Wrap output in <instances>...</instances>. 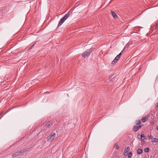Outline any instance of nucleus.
<instances>
[{"instance_id":"obj_21","label":"nucleus","mask_w":158,"mask_h":158,"mask_svg":"<svg viewBox=\"0 0 158 158\" xmlns=\"http://www.w3.org/2000/svg\"><path fill=\"white\" fill-rule=\"evenodd\" d=\"M112 77H110V81L111 80H112Z\"/></svg>"},{"instance_id":"obj_11","label":"nucleus","mask_w":158,"mask_h":158,"mask_svg":"<svg viewBox=\"0 0 158 158\" xmlns=\"http://www.w3.org/2000/svg\"><path fill=\"white\" fill-rule=\"evenodd\" d=\"M137 152L138 154H140L142 153L143 150L141 148H138L137 150Z\"/></svg>"},{"instance_id":"obj_12","label":"nucleus","mask_w":158,"mask_h":158,"mask_svg":"<svg viewBox=\"0 0 158 158\" xmlns=\"http://www.w3.org/2000/svg\"><path fill=\"white\" fill-rule=\"evenodd\" d=\"M140 139L142 140H144V139H145V136L144 135V134H141V136H140Z\"/></svg>"},{"instance_id":"obj_13","label":"nucleus","mask_w":158,"mask_h":158,"mask_svg":"<svg viewBox=\"0 0 158 158\" xmlns=\"http://www.w3.org/2000/svg\"><path fill=\"white\" fill-rule=\"evenodd\" d=\"M153 142L157 143L158 142V139L156 138H154L152 140Z\"/></svg>"},{"instance_id":"obj_16","label":"nucleus","mask_w":158,"mask_h":158,"mask_svg":"<svg viewBox=\"0 0 158 158\" xmlns=\"http://www.w3.org/2000/svg\"><path fill=\"white\" fill-rule=\"evenodd\" d=\"M144 151L146 152H148L149 151V149L148 148H146L144 149Z\"/></svg>"},{"instance_id":"obj_10","label":"nucleus","mask_w":158,"mask_h":158,"mask_svg":"<svg viewBox=\"0 0 158 158\" xmlns=\"http://www.w3.org/2000/svg\"><path fill=\"white\" fill-rule=\"evenodd\" d=\"M130 149L129 147H127L125 149L124 154L125 155H127V152L129 151Z\"/></svg>"},{"instance_id":"obj_22","label":"nucleus","mask_w":158,"mask_h":158,"mask_svg":"<svg viewBox=\"0 0 158 158\" xmlns=\"http://www.w3.org/2000/svg\"><path fill=\"white\" fill-rule=\"evenodd\" d=\"M158 26V23H157L156 25V27L155 28V29Z\"/></svg>"},{"instance_id":"obj_6","label":"nucleus","mask_w":158,"mask_h":158,"mask_svg":"<svg viewBox=\"0 0 158 158\" xmlns=\"http://www.w3.org/2000/svg\"><path fill=\"white\" fill-rule=\"evenodd\" d=\"M24 152L25 151L24 150H22L20 152H15V153L13 154L12 156H13V157H16L17 156L22 155V153Z\"/></svg>"},{"instance_id":"obj_4","label":"nucleus","mask_w":158,"mask_h":158,"mask_svg":"<svg viewBox=\"0 0 158 158\" xmlns=\"http://www.w3.org/2000/svg\"><path fill=\"white\" fill-rule=\"evenodd\" d=\"M122 51L119 54H118V55L115 58L114 60L112 61V64H114L116 63V62H117L118 61V60L120 58V56L122 54Z\"/></svg>"},{"instance_id":"obj_9","label":"nucleus","mask_w":158,"mask_h":158,"mask_svg":"<svg viewBox=\"0 0 158 158\" xmlns=\"http://www.w3.org/2000/svg\"><path fill=\"white\" fill-rule=\"evenodd\" d=\"M52 125V123L50 121H48V123H47L45 125V127L47 128L50 127Z\"/></svg>"},{"instance_id":"obj_24","label":"nucleus","mask_w":158,"mask_h":158,"mask_svg":"<svg viewBox=\"0 0 158 158\" xmlns=\"http://www.w3.org/2000/svg\"><path fill=\"white\" fill-rule=\"evenodd\" d=\"M156 129L158 131V126L156 128Z\"/></svg>"},{"instance_id":"obj_17","label":"nucleus","mask_w":158,"mask_h":158,"mask_svg":"<svg viewBox=\"0 0 158 158\" xmlns=\"http://www.w3.org/2000/svg\"><path fill=\"white\" fill-rule=\"evenodd\" d=\"M114 147L117 150H118L119 148V146L117 144L115 145Z\"/></svg>"},{"instance_id":"obj_8","label":"nucleus","mask_w":158,"mask_h":158,"mask_svg":"<svg viewBox=\"0 0 158 158\" xmlns=\"http://www.w3.org/2000/svg\"><path fill=\"white\" fill-rule=\"evenodd\" d=\"M111 13L114 19H116L118 18V16L113 11H111Z\"/></svg>"},{"instance_id":"obj_7","label":"nucleus","mask_w":158,"mask_h":158,"mask_svg":"<svg viewBox=\"0 0 158 158\" xmlns=\"http://www.w3.org/2000/svg\"><path fill=\"white\" fill-rule=\"evenodd\" d=\"M149 118L148 116H147L144 117H143L141 119V120L143 123L146 122L148 119Z\"/></svg>"},{"instance_id":"obj_19","label":"nucleus","mask_w":158,"mask_h":158,"mask_svg":"<svg viewBox=\"0 0 158 158\" xmlns=\"http://www.w3.org/2000/svg\"><path fill=\"white\" fill-rule=\"evenodd\" d=\"M150 123L152 125H153L154 124V122H153V121H152L150 122Z\"/></svg>"},{"instance_id":"obj_1","label":"nucleus","mask_w":158,"mask_h":158,"mask_svg":"<svg viewBox=\"0 0 158 158\" xmlns=\"http://www.w3.org/2000/svg\"><path fill=\"white\" fill-rule=\"evenodd\" d=\"M69 12L67 13L60 20L58 24V26H60L64 22V21L69 17Z\"/></svg>"},{"instance_id":"obj_14","label":"nucleus","mask_w":158,"mask_h":158,"mask_svg":"<svg viewBox=\"0 0 158 158\" xmlns=\"http://www.w3.org/2000/svg\"><path fill=\"white\" fill-rule=\"evenodd\" d=\"M136 124L137 125H141L140 120L139 119L136 121Z\"/></svg>"},{"instance_id":"obj_18","label":"nucleus","mask_w":158,"mask_h":158,"mask_svg":"<svg viewBox=\"0 0 158 158\" xmlns=\"http://www.w3.org/2000/svg\"><path fill=\"white\" fill-rule=\"evenodd\" d=\"M147 136L150 139H152V136L150 135H147Z\"/></svg>"},{"instance_id":"obj_23","label":"nucleus","mask_w":158,"mask_h":158,"mask_svg":"<svg viewBox=\"0 0 158 158\" xmlns=\"http://www.w3.org/2000/svg\"><path fill=\"white\" fill-rule=\"evenodd\" d=\"M156 106L158 107V102L156 103Z\"/></svg>"},{"instance_id":"obj_20","label":"nucleus","mask_w":158,"mask_h":158,"mask_svg":"<svg viewBox=\"0 0 158 158\" xmlns=\"http://www.w3.org/2000/svg\"><path fill=\"white\" fill-rule=\"evenodd\" d=\"M35 43H34L33 45H32L30 48V49L35 44Z\"/></svg>"},{"instance_id":"obj_5","label":"nucleus","mask_w":158,"mask_h":158,"mask_svg":"<svg viewBox=\"0 0 158 158\" xmlns=\"http://www.w3.org/2000/svg\"><path fill=\"white\" fill-rule=\"evenodd\" d=\"M142 126L141 125H135L133 128V130L134 132H136L138 131Z\"/></svg>"},{"instance_id":"obj_3","label":"nucleus","mask_w":158,"mask_h":158,"mask_svg":"<svg viewBox=\"0 0 158 158\" xmlns=\"http://www.w3.org/2000/svg\"><path fill=\"white\" fill-rule=\"evenodd\" d=\"M56 136V134L53 132L51 133L48 138V141L51 142L54 139Z\"/></svg>"},{"instance_id":"obj_2","label":"nucleus","mask_w":158,"mask_h":158,"mask_svg":"<svg viewBox=\"0 0 158 158\" xmlns=\"http://www.w3.org/2000/svg\"><path fill=\"white\" fill-rule=\"evenodd\" d=\"M91 52L90 49H87L81 55V56L84 58L88 57L90 56Z\"/></svg>"},{"instance_id":"obj_15","label":"nucleus","mask_w":158,"mask_h":158,"mask_svg":"<svg viewBox=\"0 0 158 158\" xmlns=\"http://www.w3.org/2000/svg\"><path fill=\"white\" fill-rule=\"evenodd\" d=\"M132 155V152H130L128 154V158H131Z\"/></svg>"}]
</instances>
